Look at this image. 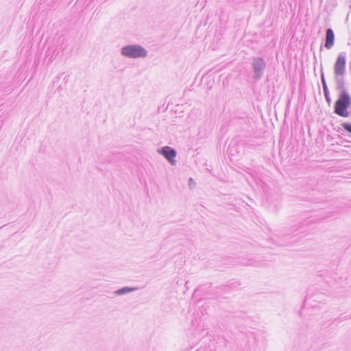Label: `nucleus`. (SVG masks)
<instances>
[{
	"mask_svg": "<svg viewBox=\"0 0 351 351\" xmlns=\"http://www.w3.org/2000/svg\"><path fill=\"white\" fill-rule=\"evenodd\" d=\"M321 81H322V86H323L324 94L328 95L330 93H329V90H328L322 69L321 70Z\"/></svg>",
	"mask_w": 351,
	"mask_h": 351,
	"instance_id": "obj_8",
	"label": "nucleus"
},
{
	"mask_svg": "<svg viewBox=\"0 0 351 351\" xmlns=\"http://www.w3.org/2000/svg\"><path fill=\"white\" fill-rule=\"evenodd\" d=\"M136 290L135 287H124L114 291L117 295H124Z\"/></svg>",
	"mask_w": 351,
	"mask_h": 351,
	"instance_id": "obj_7",
	"label": "nucleus"
},
{
	"mask_svg": "<svg viewBox=\"0 0 351 351\" xmlns=\"http://www.w3.org/2000/svg\"><path fill=\"white\" fill-rule=\"evenodd\" d=\"M189 180H190V182H192V178H190Z\"/></svg>",
	"mask_w": 351,
	"mask_h": 351,
	"instance_id": "obj_11",
	"label": "nucleus"
},
{
	"mask_svg": "<svg viewBox=\"0 0 351 351\" xmlns=\"http://www.w3.org/2000/svg\"><path fill=\"white\" fill-rule=\"evenodd\" d=\"M148 52L145 48L140 45H128L121 49V55L128 58H145Z\"/></svg>",
	"mask_w": 351,
	"mask_h": 351,
	"instance_id": "obj_3",
	"label": "nucleus"
},
{
	"mask_svg": "<svg viewBox=\"0 0 351 351\" xmlns=\"http://www.w3.org/2000/svg\"><path fill=\"white\" fill-rule=\"evenodd\" d=\"M335 34L331 28H328L326 31V38L324 46L326 49H330L334 45Z\"/></svg>",
	"mask_w": 351,
	"mask_h": 351,
	"instance_id": "obj_6",
	"label": "nucleus"
},
{
	"mask_svg": "<svg viewBox=\"0 0 351 351\" xmlns=\"http://www.w3.org/2000/svg\"><path fill=\"white\" fill-rule=\"evenodd\" d=\"M338 90L340 93L335 104L334 112L340 117H348L350 114L348 108L351 106V97L345 88Z\"/></svg>",
	"mask_w": 351,
	"mask_h": 351,
	"instance_id": "obj_2",
	"label": "nucleus"
},
{
	"mask_svg": "<svg viewBox=\"0 0 351 351\" xmlns=\"http://www.w3.org/2000/svg\"><path fill=\"white\" fill-rule=\"evenodd\" d=\"M324 97H325V99H326L327 103L328 104H330V102H331V98H330V93H328V95H324Z\"/></svg>",
	"mask_w": 351,
	"mask_h": 351,
	"instance_id": "obj_10",
	"label": "nucleus"
},
{
	"mask_svg": "<svg viewBox=\"0 0 351 351\" xmlns=\"http://www.w3.org/2000/svg\"><path fill=\"white\" fill-rule=\"evenodd\" d=\"M159 153L162 154L171 165H176V152L174 149L165 146L158 150Z\"/></svg>",
	"mask_w": 351,
	"mask_h": 351,
	"instance_id": "obj_5",
	"label": "nucleus"
},
{
	"mask_svg": "<svg viewBox=\"0 0 351 351\" xmlns=\"http://www.w3.org/2000/svg\"><path fill=\"white\" fill-rule=\"evenodd\" d=\"M189 180H190V182H192V178H190Z\"/></svg>",
	"mask_w": 351,
	"mask_h": 351,
	"instance_id": "obj_12",
	"label": "nucleus"
},
{
	"mask_svg": "<svg viewBox=\"0 0 351 351\" xmlns=\"http://www.w3.org/2000/svg\"><path fill=\"white\" fill-rule=\"evenodd\" d=\"M343 128L347 132L351 133V123H343L341 124Z\"/></svg>",
	"mask_w": 351,
	"mask_h": 351,
	"instance_id": "obj_9",
	"label": "nucleus"
},
{
	"mask_svg": "<svg viewBox=\"0 0 351 351\" xmlns=\"http://www.w3.org/2000/svg\"><path fill=\"white\" fill-rule=\"evenodd\" d=\"M346 54L345 52H341L336 60L334 65V79L336 84V89L341 90L344 88L345 81L344 75L346 74Z\"/></svg>",
	"mask_w": 351,
	"mask_h": 351,
	"instance_id": "obj_1",
	"label": "nucleus"
},
{
	"mask_svg": "<svg viewBox=\"0 0 351 351\" xmlns=\"http://www.w3.org/2000/svg\"><path fill=\"white\" fill-rule=\"evenodd\" d=\"M266 67V62L263 58H254L252 62V69L254 72L253 78L257 82L263 77Z\"/></svg>",
	"mask_w": 351,
	"mask_h": 351,
	"instance_id": "obj_4",
	"label": "nucleus"
}]
</instances>
